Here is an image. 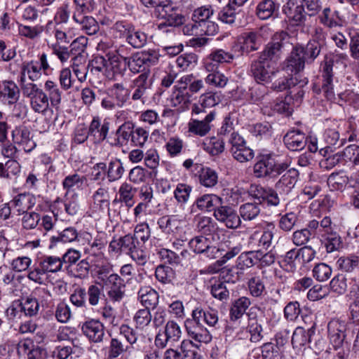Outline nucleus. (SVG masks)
<instances>
[{"label":"nucleus","mask_w":359,"mask_h":359,"mask_svg":"<svg viewBox=\"0 0 359 359\" xmlns=\"http://www.w3.org/2000/svg\"><path fill=\"white\" fill-rule=\"evenodd\" d=\"M287 36L286 32H281L276 33L271 41L264 47V50L259 53L258 58L270 62L276 66L277 61L280 59L282 53L283 40Z\"/></svg>","instance_id":"423d86ee"},{"label":"nucleus","mask_w":359,"mask_h":359,"mask_svg":"<svg viewBox=\"0 0 359 359\" xmlns=\"http://www.w3.org/2000/svg\"><path fill=\"white\" fill-rule=\"evenodd\" d=\"M255 198L258 200L259 203H265L267 206H278L280 202V198L278 196V192L276 189L271 188L260 187L257 189V194Z\"/></svg>","instance_id":"f704fd0d"},{"label":"nucleus","mask_w":359,"mask_h":359,"mask_svg":"<svg viewBox=\"0 0 359 359\" xmlns=\"http://www.w3.org/2000/svg\"><path fill=\"white\" fill-rule=\"evenodd\" d=\"M252 309L248 313V323L247 326V331L249 332L251 342L257 343L260 341L263 337V327L262 325L264 322V317H258L252 311Z\"/></svg>","instance_id":"bb28decb"},{"label":"nucleus","mask_w":359,"mask_h":359,"mask_svg":"<svg viewBox=\"0 0 359 359\" xmlns=\"http://www.w3.org/2000/svg\"><path fill=\"white\" fill-rule=\"evenodd\" d=\"M12 137L14 143L21 146L27 153L31 152L36 147L30 130L25 126L16 127L12 131Z\"/></svg>","instance_id":"2eb2a0df"},{"label":"nucleus","mask_w":359,"mask_h":359,"mask_svg":"<svg viewBox=\"0 0 359 359\" xmlns=\"http://www.w3.org/2000/svg\"><path fill=\"white\" fill-rule=\"evenodd\" d=\"M283 142L290 151H301L307 145L308 137L299 130H292L284 135Z\"/></svg>","instance_id":"5701e85b"},{"label":"nucleus","mask_w":359,"mask_h":359,"mask_svg":"<svg viewBox=\"0 0 359 359\" xmlns=\"http://www.w3.org/2000/svg\"><path fill=\"white\" fill-rule=\"evenodd\" d=\"M262 44L261 36L257 32H244L238 38V42L233 46L235 51L241 55L248 54L257 50Z\"/></svg>","instance_id":"f8f14e48"},{"label":"nucleus","mask_w":359,"mask_h":359,"mask_svg":"<svg viewBox=\"0 0 359 359\" xmlns=\"http://www.w3.org/2000/svg\"><path fill=\"white\" fill-rule=\"evenodd\" d=\"M267 84H258L249 90L250 102L252 104L262 103L269 94Z\"/></svg>","instance_id":"680f3d73"},{"label":"nucleus","mask_w":359,"mask_h":359,"mask_svg":"<svg viewBox=\"0 0 359 359\" xmlns=\"http://www.w3.org/2000/svg\"><path fill=\"white\" fill-rule=\"evenodd\" d=\"M20 301L22 304L25 317H36L39 313L41 308L38 299L32 294L22 297Z\"/></svg>","instance_id":"5fc2aeb1"},{"label":"nucleus","mask_w":359,"mask_h":359,"mask_svg":"<svg viewBox=\"0 0 359 359\" xmlns=\"http://www.w3.org/2000/svg\"><path fill=\"white\" fill-rule=\"evenodd\" d=\"M51 208L53 209H56L58 212H62V209L65 210V212L71 216L75 215L79 209V206L76 201H69L66 199L63 201L61 198H57L53 203Z\"/></svg>","instance_id":"bf43d9fd"},{"label":"nucleus","mask_w":359,"mask_h":359,"mask_svg":"<svg viewBox=\"0 0 359 359\" xmlns=\"http://www.w3.org/2000/svg\"><path fill=\"white\" fill-rule=\"evenodd\" d=\"M94 204L98 205L102 210H107L110 216V194L104 188L98 189L93 195Z\"/></svg>","instance_id":"e2e57ef3"},{"label":"nucleus","mask_w":359,"mask_h":359,"mask_svg":"<svg viewBox=\"0 0 359 359\" xmlns=\"http://www.w3.org/2000/svg\"><path fill=\"white\" fill-rule=\"evenodd\" d=\"M189 245L195 253H203L207 257L210 259L216 258L219 252V249L215 246L211 245L210 240L202 236H196L192 238L189 241Z\"/></svg>","instance_id":"4be33fe9"},{"label":"nucleus","mask_w":359,"mask_h":359,"mask_svg":"<svg viewBox=\"0 0 359 359\" xmlns=\"http://www.w3.org/2000/svg\"><path fill=\"white\" fill-rule=\"evenodd\" d=\"M247 284L249 293L254 297L262 298L267 294L263 277L252 276L249 278Z\"/></svg>","instance_id":"3c124183"},{"label":"nucleus","mask_w":359,"mask_h":359,"mask_svg":"<svg viewBox=\"0 0 359 359\" xmlns=\"http://www.w3.org/2000/svg\"><path fill=\"white\" fill-rule=\"evenodd\" d=\"M81 330L83 334L94 342L102 341L104 336V326L98 320L86 321L83 324Z\"/></svg>","instance_id":"2f4dec72"},{"label":"nucleus","mask_w":359,"mask_h":359,"mask_svg":"<svg viewBox=\"0 0 359 359\" xmlns=\"http://www.w3.org/2000/svg\"><path fill=\"white\" fill-rule=\"evenodd\" d=\"M234 58L233 53L225 51L223 49H217L212 51L205 62V67L208 72L214 71L217 67L216 64L229 63Z\"/></svg>","instance_id":"c756f323"},{"label":"nucleus","mask_w":359,"mask_h":359,"mask_svg":"<svg viewBox=\"0 0 359 359\" xmlns=\"http://www.w3.org/2000/svg\"><path fill=\"white\" fill-rule=\"evenodd\" d=\"M280 72L276 66L257 57L252 61L249 75L257 84H269Z\"/></svg>","instance_id":"20e7f679"},{"label":"nucleus","mask_w":359,"mask_h":359,"mask_svg":"<svg viewBox=\"0 0 359 359\" xmlns=\"http://www.w3.org/2000/svg\"><path fill=\"white\" fill-rule=\"evenodd\" d=\"M36 198L32 194L23 193L16 195L11 201V204L18 215H22L32 209L34 206Z\"/></svg>","instance_id":"7c9ffc66"},{"label":"nucleus","mask_w":359,"mask_h":359,"mask_svg":"<svg viewBox=\"0 0 359 359\" xmlns=\"http://www.w3.org/2000/svg\"><path fill=\"white\" fill-rule=\"evenodd\" d=\"M46 30L55 39L53 44L67 45L72 40V29L69 26L53 25V22L49 21L46 25Z\"/></svg>","instance_id":"393cba45"},{"label":"nucleus","mask_w":359,"mask_h":359,"mask_svg":"<svg viewBox=\"0 0 359 359\" xmlns=\"http://www.w3.org/2000/svg\"><path fill=\"white\" fill-rule=\"evenodd\" d=\"M321 241L328 253L337 251L342 246L341 238L335 231L322 236Z\"/></svg>","instance_id":"6e6d98bb"},{"label":"nucleus","mask_w":359,"mask_h":359,"mask_svg":"<svg viewBox=\"0 0 359 359\" xmlns=\"http://www.w3.org/2000/svg\"><path fill=\"white\" fill-rule=\"evenodd\" d=\"M283 12L292 25H302L306 21V14L304 6L302 4L299 5L294 4V0H289L286 5L283 6Z\"/></svg>","instance_id":"aec40b11"},{"label":"nucleus","mask_w":359,"mask_h":359,"mask_svg":"<svg viewBox=\"0 0 359 359\" xmlns=\"http://www.w3.org/2000/svg\"><path fill=\"white\" fill-rule=\"evenodd\" d=\"M182 359H203L199 352V346L190 339H184L180 346Z\"/></svg>","instance_id":"8fccbe9b"},{"label":"nucleus","mask_w":359,"mask_h":359,"mask_svg":"<svg viewBox=\"0 0 359 359\" xmlns=\"http://www.w3.org/2000/svg\"><path fill=\"white\" fill-rule=\"evenodd\" d=\"M294 48L306 63H311L319 55L322 46L317 41H309L305 46H297Z\"/></svg>","instance_id":"58836bf2"},{"label":"nucleus","mask_w":359,"mask_h":359,"mask_svg":"<svg viewBox=\"0 0 359 359\" xmlns=\"http://www.w3.org/2000/svg\"><path fill=\"white\" fill-rule=\"evenodd\" d=\"M149 74L148 70L144 71L134 79L133 87L135 88V91L132 95L133 100L141 99L146 93V90L151 88V81L149 79Z\"/></svg>","instance_id":"473e14b6"},{"label":"nucleus","mask_w":359,"mask_h":359,"mask_svg":"<svg viewBox=\"0 0 359 359\" xmlns=\"http://www.w3.org/2000/svg\"><path fill=\"white\" fill-rule=\"evenodd\" d=\"M43 91L48 95V100L50 103V106L57 109L62 101V92L57 83L50 80L46 81L44 83Z\"/></svg>","instance_id":"c03bdc74"},{"label":"nucleus","mask_w":359,"mask_h":359,"mask_svg":"<svg viewBox=\"0 0 359 359\" xmlns=\"http://www.w3.org/2000/svg\"><path fill=\"white\" fill-rule=\"evenodd\" d=\"M96 285L106 292L109 298L112 299V266L110 264L98 266Z\"/></svg>","instance_id":"a878e982"},{"label":"nucleus","mask_w":359,"mask_h":359,"mask_svg":"<svg viewBox=\"0 0 359 359\" xmlns=\"http://www.w3.org/2000/svg\"><path fill=\"white\" fill-rule=\"evenodd\" d=\"M215 218L228 229H235L241 226V219L236 210L230 205L222 203L215 208Z\"/></svg>","instance_id":"1a4fd4ad"},{"label":"nucleus","mask_w":359,"mask_h":359,"mask_svg":"<svg viewBox=\"0 0 359 359\" xmlns=\"http://www.w3.org/2000/svg\"><path fill=\"white\" fill-rule=\"evenodd\" d=\"M20 98V89L16 83L10 80L0 83V101L8 105L15 104Z\"/></svg>","instance_id":"b1692460"},{"label":"nucleus","mask_w":359,"mask_h":359,"mask_svg":"<svg viewBox=\"0 0 359 359\" xmlns=\"http://www.w3.org/2000/svg\"><path fill=\"white\" fill-rule=\"evenodd\" d=\"M198 179L200 184L205 187H213L218 182L217 172L209 168H202L199 172Z\"/></svg>","instance_id":"13d9d810"},{"label":"nucleus","mask_w":359,"mask_h":359,"mask_svg":"<svg viewBox=\"0 0 359 359\" xmlns=\"http://www.w3.org/2000/svg\"><path fill=\"white\" fill-rule=\"evenodd\" d=\"M221 102L220 94L217 92H206L202 94L196 103L191 107L192 115H199L206 113L207 109H210Z\"/></svg>","instance_id":"4468645a"},{"label":"nucleus","mask_w":359,"mask_h":359,"mask_svg":"<svg viewBox=\"0 0 359 359\" xmlns=\"http://www.w3.org/2000/svg\"><path fill=\"white\" fill-rule=\"evenodd\" d=\"M332 67V61H326L323 66L322 70V85L320 90L324 96L329 100H333L335 98Z\"/></svg>","instance_id":"6ab92c4d"},{"label":"nucleus","mask_w":359,"mask_h":359,"mask_svg":"<svg viewBox=\"0 0 359 359\" xmlns=\"http://www.w3.org/2000/svg\"><path fill=\"white\" fill-rule=\"evenodd\" d=\"M261 208L259 202H248L240 205L239 216L244 221H252L260 215Z\"/></svg>","instance_id":"49530a36"},{"label":"nucleus","mask_w":359,"mask_h":359,"mask_svg":"<svg viewBox=\"0 0 359 359\" xmlns=\"http://www.w3.org/2000/svg\"><path fill=\"white\" fill-rule=\"evenodd\" d=\"M97 49L100 53L89 62L88 69H90L91 73H97L98 75L100 74L110 81L112 79L111 45L108 42L100 41ZM72 68L80 82L86 81L88 70L85 65L72 67Z\"/></svg>","instance_id":"f257e3e1"},{"label":"nucleus","mask_w":359,"mask_h":359,"mask_svg":"<svg viewBox=\"0 0 359 359\" xmlns=\"http://www.w3.org/2000/svg\"><path fill=\"white\" fill-rule=\"evenodd\" d=\"M18 353L27 359H48V353L45 348L36 345L29 339L21 341L18 348Z\"/></svg>","instance_id":"f3484780"},{"label":"nucleus","mask_w":359,"mask_h":359,"mask_svg":"<svg viewBox=\"0 0 359 359\" xmlns=\"http://www.w3.org/2000/svg\"><path fill=\"white\" fill-rule=\"evenodd\" d=\"M289 168L286 161H277L271 154L263 156L254 165V173L257 177H276Z\"/></svg>","instance_id":"7ed1b4c3"},{"label":"nucleus","mask_w":359,"mask_h":359,"mask_svg":"<svg viewBox=\"0 0 359 359\" xmlns=\"http://www.w3.org/2000/svg\"><path fill=\"white\" fill-rule=\"evenodd\" d=\"M20 172V165L17 160H8L5 164L0 163V177L11 180Z\"/></svg>","instance_id":"052dcab7"},{"label":"nucleus","mask_w":359,"mask_h":359,"mask_svg":"<svg viewBox=\"0 0 359 359\" xmlns=\"http://www.w3.org/2000/svg\"><path fill=\"white\" fill-rule=\"evenodd\" d=\"M202 148L211 156H218L224 152L225 143L221 137L212 136L203 140Z\"/></svg>","instance_id":"a18cd8bd"},{"label":"nucleus","mask_w":359,"mask_h":359,"mask_svg":"<svg viewBox=\"0 0 359 359\" xmlns=\"http://www.w3.org/2000/svg\"><path fill=\"white\" fill-rule=\"evenodd\" d=\"M183 221L177 215H165L158 219L157 224L166 234L175 233L182 228Z\"/></svg>","instance_id":"72a5a7b5"},{"label":"nucleus","mask_w":359,"mask_h":359,"mask_svg":"<svg viewBox=\"0 0 359 359\" xmlns=\"http://www.w3.org/2000/svg\"><path fill=\"white\" fill-rule=\"evenodd\" d=\"M61 258L53 255H45L38 262V264L28 273V278L38 284H43L45 275L48 273H57L62 270Z\"/></svg>","instance_id":"f03ea898"},{"label":"nucleus","mask_w":359,"mask_h":359,"mask_svg":"<svg viewBox=\"0 0 359 359\" xmlns=\"http://www.w3.org/2000/svg\"><path fill=\"white\" fill-rule=\"evenodd\" d=\"M251 305L250 298L247 297H241L236 299L230 309V317L232 320H236L241 318L246 310Z\"/></svg>","instance_id":"864d4df0"},{"label":"nucleus","mask_w":359,"mask_h":359,"mask_svg":"<svg viewBox=\"0 0 359 359\" xmlns=\"http://www.w3.org/2000/svg\"><path fill=\"white\" fill-rule=\"evenodd\" d=\"M346 330V323L345 321L339 319H332L328 323V336L330 343L336 350L348 346V343L345 341Z\"/></svg>","instance_id":"9d476101"},{"label":"nucleus","mask_w":359,"mask_h":359,"mask_svg":"<svg viewBox=\"0 0 359 359\" xmlns=\"http://www.w3.org/2000/svg\"><path fill=\"white\" fill-rule=\"evenodd\" d=\"M222 203V198L215 194H204L198 198L194 205L200 210L208 212L214 211L219 205Z\"/></svg>","instance_id":"a19ab883"},{"label":"nucleus","mask_w":359,"mask_h":359,"mask_svg":"<svg viewBox=\"0 0 359 359\" xmlns=\"http://www.w3.org/2000/svg\"><path fill=\"white\" fill-rule=\"evenodd\" d=\"M135 238L130 234L120 237L114 245V252H124L130 254L135 248Z\"/></svg>","instance_id":"338daca9"},{"label":"nucleus","mask_w":359,"mask_h":359,"mask_svg":"<svg viewBox=\"0 0 359 359\" xmlns=\"http://www.w3.org/2000/svg\"><path fill=\"white\" fill-rule=\"evenodd\" d=\"M315 332V327L312 326L307 330L302 327H297L293 332L291 342L294 348H301L308 344L311 336Z\"/></svg>","instance_id":"c9c22d12"},{"label":"nucleus","mask_w":359,"mask_h":359,"mask_svg":"<svg viewBox=\"0 0 359 359\" xmlns=\"http://www.w3.org/2000/svg\"><path fill=\"white\" fill-rule=\"evenodd\" d=\"M180 88L189 90L191 93H196L203 88V81L193 76V74L185 75L180 80Z\"/></svg>","instance_id":"4d7b16f0"},{"label":"nucleus","mask_w":359,"mask_h":359,"mask_svg":"<svg viewBox=\"0 0 359 359\" xmlns=\"http://www.w3.org/2000/svg\"><path fill=\"white\" fill-rule=\"evenodd\" d=\"M318 18L321 24L330 28L340 26L343 22L339 11L330 8H324Z\"/></svg>","instance_id":"de8ad7c7"},{"label":"nucleus","mask_w":359,"mask_h":359,"mask_svg":"<svg viewBox=\"0 0 359 359\" xmlns=\"http://www.w3.org/2000/svg\"><path fill=\"white\" fill-rule=\"evenodd\" d=\"M133 266L131 264H125L121 269V274L123 278L117 274H114V302H119L125 296L126 283L128 281L132 274Z\"/></svg>","instance_id":"a211bd4d"},{"label":"nucleus","mask_w":359,"mask_h":359,"mask_svg":"<svg viewBox=\"0 0 359 359\" xmlns=\"http://www.w3.org/2000/svg\"><path fill=\"white\" fill-rule=\"evenodd\" d=\"M72 18L75 22L80 25L81 29L88 35H93L99 30L98 23L91 16L74 13Z\"/></svg>","instance_id":"e433bc0d"},{"label":"nucleus","mask_w":359,"mask_h":359,"mask_svg":"<svg viewBox=\"0 0 359 359\" xmlns=\"http://www.w3.org/2000/svg\"><path fill=\"white\" fill-rule=\"evenodd\" d=\"M79 340L73 339L71 340L72 346H57L53 353L52 356L54 359H67L74 354H79L82 352V348L78 344Z\"/></svg>","instance_id":"ea45409f"},{"label":"nucleus","mask_w":359,"mask_h":359,"mask_svg":"<svg viewBox=\"0 0 359 359\" xmlns=\"http://www.w3.org/2000/svg\"><path fill=\"white\" fill-rule=\"evenodd\" d=\"M104 292L102 287L97 285H90L86 291V297L90 306H97L100 299L104 300V306L102 307V315L104 318H111L112 317V307L110 304L111 299L105 297Z\"/></svg>","instance_id":"9b49d317"},{"label":"nucleus","mask_w":359,"mask_h":359,"mask_svg":"<svg viewBox=\"0 0 359 359\" xmlns=\"http://www.w3.org/2000/svg\"><path fill=\"white\" fill-rule=\"evenodd\" d=\"M23 95L29 98L30 106L36 113L45 114L50 108L48 95L43 89L34 83L22 85Z\"/></svg>","instance_id":"39448f33"},{"label":"nucleus","mask_w":359,"mask_h":359,"mask_svg":"<svg viewBox=\"0 0 359 359\" xmlns=\"http://www.w3.org/2000/svg\"><path fill=\"white\" fill-rule=\"evenodd\" d=\"M257 255V250H250L241 253L236 259V269L241 271H244L257 265L258 264Z\"/></svg>","instance_id":"09e8293b"},{"label":"nucleus","mask_w":359,"mask_h":359,"mask_svg":"<svg viewBox=\"0 0 359 359\" xmlns=\"http://www.w3.org/2000/svg\"><path fill=\"white\" fill-rule=\"evenodd\" d=\"M215 118V111H210L205 118L201 120L191 118L188 123L189 132L194 135L200 137L205 136L210 131L212 128L210 123Z\"/></svg>","instance_id":"dca6fc26"},{"label":"nucleus","mask_w":359,"mask_h":359,"mask_svg":"<svg viewBox=\"0 0 359 359\" xmlns=\"http://www.w3.org/2000/svg\"><path fill=\"white\" fill-rule=\"evenodd\" d=\"M337 265L339 269L351 273L359 267V257L351 255L348 257H341L337 261Z\"/></svg>","instance_id":"69168bd1"},{"label":"nucleus","mask_w":359,"mask_h":359,"mask_svg":"<svg viewBox=\"0 0 359 359\" xmlns=\"http://www.w3.org/2000/svg\"><path fill=\"white\" fill-rule=\"evenodd\" d=\"M306 62L301 54L294 48L285 61V69L291 74H297L304 68Z\"/></svg>","instance_id":"4c0bfd02"},{"label":"nucleus","mask_w":359,"mask_h":359,"mask_svg":"<svg viewBox=\"0 0 359 359\" xmlns=\"http://www.w3.org/2000/svg\"><path fill=\"white\" fill-rule=\"evenodd\" d=\"M141 304L145 309L155 308L158 303V292L151 287L141 288L138 292Z\"/></svg>","instance_id":"603ef678"},{"label":"nucleus","mask_w":359,"mask_h":359,"mask_svg":"<svg viewBox=\"0 0 359 359\" xmlns=\"http://www.w3.org/2000/svg\"><path fill=\"white\" fill-rule=\"evenodd\" d=\"M348 279L343 273H338L330 282V287L332 292L338 295L345 294L348 287Z\"/></svg>","instance_id":"774afa93"},{"label":"nucleus","mask_w":359,"mask_h":359,"mask_svg":"<svg viewBox=\"0 0 359 359\" xmlns=\"http://www.w3.org/2000/svg\"><path fill=\"white\" fill-rule=\"evenodd\" d=\"M109 127V119H104L101 125L99 118L94 117L89 126L88 135L94 137L95 142H101L106 139Z\"/></svg>","instance_id":"c85d7f7f"},{"label":"nucleus","mask_w":359,"mask_h":359,"mask_svg":"<svg viewBox=\"0 0 359 359\" xmlns=\"http://www.w3.org/2000/svg\"><path fill=\"white\" fill-rule=\"evenodd\" d=\"M349 182V177L343 172L332 173L327 179V184L332 190L342 191Z\"/></svg>","instance_id":"0e129e2a"},{"label":"nucleus","mask_w":359,"mask_h":359,"mask_svg":"<svg viewBox=\"0 0 359 359\" xmlns=\"http://www.w3.org/2000/svg\"><path fill=\"white\" fill-rule=\"evenodd\" d=\"M285 171L275 184V189L284 201L286 200L285 196L292 192L299 179V171L295 168H287Z\"/></svg>","instance_id":"ddd939ff"},{"label":"nucleus","mask_w":359,"mask_h":359,"mask_svg":"<svg viewBox=\"0 0 359 359\" xmlns=\"http://www.w3.org/2000/svg\"><path fill=\"white\" fill-rule=\"evenodd\" d=\"M279 9V5L273 0H263L260 1L256 8V14L261 20H267L273 15H276Z\"/></svg>","instance_id":"79ce46f5"},{"label":"nucleus","mask_w":359,"mask_h":359,"mask_svg":"<svg viewBox=\"0 0 359 359\" xmlns=\"http://www.w3.org/2000/svg\"><path fill=\"white\" fill-rule=\"evenodd\" d=\"M191 316L195 317L201 323H205L210 328H217L219 323L217 311L210 308L203 309L201 306L196 307L192 311Z\"/></svg>","instance_id":"cd10ccee"},{"label":"nucleus","mask_w":359,"mask_h":359,"mask_svg":"<svg viewBox=\"0 0 359 359\" xmlns=\"http://www.w3.org/2000/svg\"><path fill=\"white\" fill-rule=\"evenodd\" d=\"M184 327L188 337L197 342L208 344L212 339L211 331L205 327L195 317L191 316L186 319Z\"/></svg>","instance_id":"6e6552de"},{"label":"nucleus","mask_w":359,"mask_h":359,"mask_svg":"<svg viewBox=\"0 0 359 359\" xmlns=\"http://www.w3.org/2000/svg\"><path fill=\"white\" fill-rule=\"evenodd\" d=\"M78 231L74 227H67L50 238V248L55 247L59 243H67L76 241Z\"/></svg>","instance_id":"37998d69"},{"label":"nucleus","mask_w":359,"mask_h":359,"mask_svg":"<svg viewBox=\"0 0 359 359\" xmlns=\"http://www.w3.org/2000/svg\"><path fill=\"white\" fill-rule=\"evenodd\" d=\"M325 147L319 149L321 155L325 156L329 152H334L337 149L342 147L345 142L344 139L339 138V133L334 128H327L323 135Z\"/></svg>","instance_id":"412c9836"},{"label":"nucleus","mask_w":359,"mask_h":359,"mask_svg":"<svg viewBox=\"0 0 359 359\" xmlns=\"http://www.w3.org/2000/svg\"><path fill=\"white\" fill-rule=\"evenodd\" d=\"M276 226L273 223L268 222L263 231H254L248 237V245L251 247H257L259 250H269L274 237V231Z\"/></svg>","instance_id":"0eeeda50"}]
</instances>
